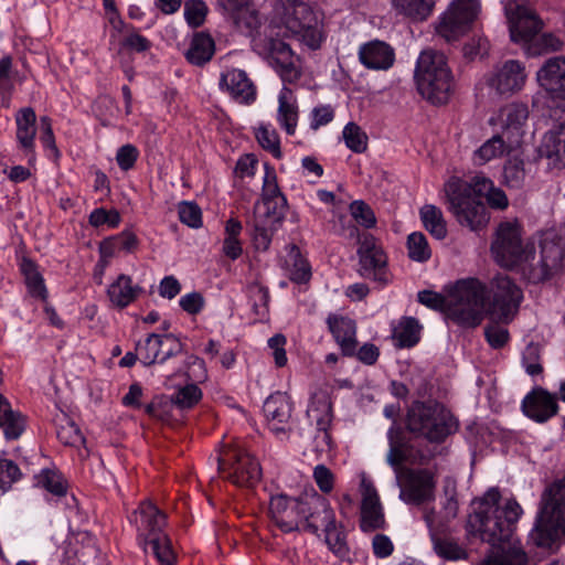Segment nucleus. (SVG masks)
Returning a JSON list of instances; mask_svg holds the SVG:
<instances>
[{
    "label": "nucleus",
    "instance_id": "obj_1",
    "mask_svg": "<svg viewBox=\"0 0 565 565\" xmlns=\"http://www.w3.org/2000/svg\"><path fill=\"white\" fill-rule=\"evenodd\" d=\"M500 500L499 490L490 489L476 501L473 511L468 518V531L499 548L486 559L495 558L501 565H505L513 559L514 554L520 552L524 555L522 565H526V553L520 541L514 539L515 524L523 510L514 499H508L503 504H500Z\"/></svg>",
    "mask_w": 565,
    "mask_h": 565
},
{
    "label": "nucleus",
    "instance_id": "obj_2",
    "mask_svg": "<svg viewBox=\"0 0 565 565\" xmlns=\"http://www.w3.org/2000/svg\"><path fill=\"white\" fill-rule=\"evenodd\" d=\"M418 301L434 310L445 311L459 326H479L486 312L487 290L477 279L458 281L448 299L430 290L419 291Z\"/></svg>",
    "mask_w": 565,
    "mask_h": 565
},
{
    "label": "nucleus",
    "instance_id": "obj_3",
    "mask_svg": "<svg viewBox=\"0 0 565 565\" xmlns=\"http://www.w3.org/2000/svg\"><path fill=\"white\" fill-rule=\"evenodd\" d=\"M265 174L259 200L253 209V215L247 222L253 228V242L258 250H267L273 235L285 218L287 199L281 193L275 169L265 163Z\"/></svg>",
    "mask_w": 565,
    "mask_h": 565
},
{
    "label": "nucleus",
    "instance_id": "obj_4",
    "mask_svg": "<svg viewBox=\"0 0 565 565\" xmlns=\"http://www.w3.org/2000/svg\"><path fill=\"white\" fill-rule=\"evenodd\" d=\"M562 537H565V477L544 488L534 527L529 534V540L543 548L553 547Z\"/></svg>",
    "mask_w": 565,
    "mask_h": 565
},
{
    "label": "nucleus",
    "instance_id": "obj_5",
    "mask_svg": "<svg viewBox=\"0 0 565 565\" xmlns=\"http://www.w3.org/2000/svg\"><path fill=\"white\" fill-rule=\"evenodd\" d=\"M414 79L418 93L434 105L448 103L454 89V77L444 53L424 50L416 62Z\"/></svg>",
    "mask_w": 565,
    "mask_h": 565
},
{
    "label": "nucleus",
    "instance_id": "obj_6",
    "mask_svg": "<svg viewBox=\"0 0 565 565\" xmlns=\"http://www.w3.org/2000/svg\"><path fill=\"white\" fill-rule=\"evenodd\" d=\"M565 259V239L550 231L540 241V256L536 257L534 245L531 256L522 259L513 269L533 284L543 282L562 271Z\"/></svg>",
    "mask_w": 565,
    "mask_h": 565
},
{
    "label": "nucleus",
    "instance_id": "obj_7",
    "mask_svg": "<svg viewBox=\"0 0 565 565\" xmlns=\"http://www.w3.org/2000/svg\"><path fill=\"white\" fill-rule=\"evenodd\" d=\"M448 209L456 221L471 231L483 228L490 215L486 204L475 194L470 181L452 177L445 184Z\"/></svg>",
    "mask_w": 565,
    "mask_h": 565
},
{
    "label": "nucleus",
    "instance_id": "obj_8",
    "mask_svg": "<svg viewBox=\"0 0 565 565\" xmlns=\"http://www.w3.org/2000/svg\"><path fill=\"white\" fill-rule=\"evenodd\" d=\"M406 427L417 437L440 443L456 430V423L441 405L415 402L407 412Z\"/></svg>",
    "mask_w": 565,
    "mask_h": 565
},
{
    "label": "nucleus",
    "instance_id": "obj_9",
    "mask_svg": "<svg viewBox=\"0 0 565 565\" xmlns=\"http://www.w3.org/2000/svg\"><path fill=\"white\" fill-rule=\"evenodd\" d=\"M140 515V536L145 545H151L152 552L160 565H173L175 554L172 550L171 540L162 532L166 525V514L160 511L151 501L140 503L134 515Z\"/></svg>",
    "mask_w": 565,
    "mask_h": 565
},
{
    "label": "nucleus",
    "instance_id": "obj_10",
    "mask_svg": "<svg viewBox=\"0 0 565 565\" xmlns=\"http://www.w3.org/2000/svg\"><path fill=\"white\" fill-rule=\"evenodd\" d=\"M522 241L518 224L505 222L499 225L491 244L494 260L504 268L513 269L522 259L531 256V245Z\"/></svg>",
    "mask_w": 565,
    "mask_h": 565
},
{
    "label": "nucleus",
    "instance_id": "obj_11",
    "mask_svg": "<svg viewBox=\"0 0 565 565\" xmlns=\"http://www.w3.org/2000/svg\"><path fill=\"white\" fill-rule=\"evenodd\" d=\"M510 38L514 43H531L543 28L534 8L524 0H509L504 4Z\"/></svg>",
    "mask_w": 565,
    "mask_h": 565
},
{
    "label": "nucleus",
    "instance_id": "obj_12",
    "mask_svg": "<svg viewBox=\"0 0 565 565\" xmlns=\"http://www.w3.org/2000/svg\"><path fill=\"white\" fill-rule=\"evenodd\" d=\"M480 12L479 0H455L440 18L437 33L447 42L463 35Z\"/></svg>",
    "mask_w": 565,
    "mask_h": 565
},
{
    "label": "nucleus",
    "instance_id": "obj_13",
    "mask_svg": "<svg viewBox=\"0 0 565 565\" xmlns=\"http://www.w3.org/2000/svg\"><path fill=\"white\" fill-rule=\"evenodd\" d=\"M359 244L360 275L381 285H387L391 281V275L387 270V257L382 246L371 234L362 235Z\"/></svg>",
    "mask_w": 565,
    "mask_h": 565
},
{
    "label": "nucleus",
    "instance_id": "obj_14",
    "mask_svg": "<svg viewBox=\"0 0 565 565\" xmlns=\"http://www.w3.org/2000/svg\"><path fill=\"white\" fill-rule=\"evenodd\" d=\"M399 499L407 504L420 505L435 498L436 482L428 469H405L397 476Z\"/></svg>",
    "mask_w": 565,
    "mask_h": 565
},
{
    "label": "nucleus",
    "instance_id": "obj_15",
    "mask_svg": "<svg viewBox=\"0 0 565 565\" xmlns=\"http://www.w3.org/2000/svg\"><path fill=\"white\" fill-rule=\"evenodd\" d=\"M492 303L491 313L502 322H509L513 319L523 295L516 284L505 275H498L491 282Z\"/></svg>",
    "mask_w": 565,
    "mask_h": 565
},
{
    "label": "nucleus",
    "instance_id": "obj_16",
    "mask_svg": "<svg viewBox=\"0 0 565 565\" xmlns=\"http://www.w3.org/2000/svg\"><path fill=\"white\" fill-rule=\"evenodd\" d=\"M218 468L225 470L230 466V479L238 486H254L262 477L258 461L241 448H227L217 458Z\"/></svg>",
    "mask_w": 565,
    "mask_h": 565
},
{
    "label": "nucleus",
    "instance_id": "obj_17",
    "mask_svg": "<svg viewBox=\"0 0 565 565\" xmlns=\"http://www.w3.org/2000/svg\"><path fill=\"white\" fill-rule=\"evenodd\" d=\"M527 81L525 65L518 60H508L486 76L487 85L500 96H512L521 92Z\"/></svg>",
    "mask_w": 565,
    "mask_h": 565
},
{
    "label": "nucleus",
    "instance_id": "obj_18",
    "mask_svg": "<svg viewBox=\"0 0 565 565\" xmlns=\"http://www.w3.org/2000/svg\"><path fill=\"white\" fill-rule=\"evenodd\" d=\"M300 513H302L301 530L316 535H319L320 530L323 531L337 520L329 501L316 492L303 497V508Z\"/></svg>",
    "mask_w": 565,
    "mask_h": 565
},
{
    "label": "nucleus",
    "instance_id": "obj_19",
    "mask_svg": "<svg viewBox=\"0 0 565 565\" xmlns=\"http://www.w3.org/2000/svg\"><path fill=\"white\" fill-rule=\"evenodd\" d=\"M303 498H291L285 494H276L269 501V516L271 521L284 532L301 531V514Z\"/></svg>",
    "mask_w": 565,
    "mask_h": 565
},
{
    "label": "nucleus",
    "instance_id": "obj_20",
    "mask_svg": "<svg viewBox=\"0 0 565 565\" xmlns=\"http://www.w3.org/2000/svg\"><path fill=\"white\" fill-rule=\"evenodd\" d=\"M182 350L183 345L175 335L157 333L149 334L145 343H138L136 348L140 361L146 366L156 362L162 363L171 356L180 354Z\"/></svg>",
    "mask_w": 565,
    "mask_h": 565
},
{
    "label": "nucleus",
    "instance_id": "obj_21",
    "mask_svg": "<svg viewBox=\"0 0 565 565\" xmlns=\"http://www.w3.org/2000/svg\"><path fill=\"white\" fill-rule=\"evenodd\" d=\"M216 6L225 19L246 35H252L262 24L250 0H216Z\"/></svg>",
    "mask_w": 565,
    "mask_h": 565
},
{
    "label": "nucleus",
    "instance_id": "obj_22",
    "mask_svg": "<svg viewBox=\"0 0 565 565\" xmlns=\"http://www.w3.org/2000/svg\"><path fill=\"white\" fill-rule=\"evenodd\" d=\"M263 53L284 82L292 83L300 77L294 53L286 42L268 38L264 41Z\"/></svg>",
    "mask_w": 565,
    "mask_h": 565
},
{
    "label": "nucleus",
    "instance_id": "obj_23",
    "mask_svg": "<svg viewBox=\"0 0 565 565\" xmlns=\"http://www.w3.org/2000/svg\"><path fill=\"white\" fill-rule=\"evenodd\" d=\"M529 118V108L523 103H511L503 106L490 124L495 122L501 127V134L520 146L524 134L523 127Z\"/></svg>",
    "mask_w": 565,
    "mask_h": 565
},
{
    "label": "nucleus",
    "instance_id": "obj_24",
    "mask_svg": "<svg viewBox=\"0 0 565 565\" xmlns=\"http://www.w3.org/2000/svg\"><path fill=\"white\" fill-rule=\"evenodd\" d=\"M263 412L269 429L279 435H286L290 429L292 403L286 393L276 392L264 403Z\"/></svg>",
    "mask_w": 565,
    "mask_h": 565
},
{
    "label": "nucleus",
    "instance_id": "obj_25",
    "mask_svg": "<svg viewBox=\"0 0 565 565\" xmlns=\"http://www.w3.org/2000/svg\"><path fill=\"white\" fill-rule=\"evenodd\" d=\"M521 408L526 417L542 424L557 414V397L542 387H535L525 395Z\"/></svg>",
    "mask_w": 565,
    "mask_h": 565
},
{
    "label": "nucleus",
    "instance_id": "obj_26",
    "mask_svg": "<svg viewBox=\"0 0 565 565\" xmlns=\"http://www.w3.org/2000/svg\"><path fill=\"white\" fill-rule=\"evenodd\" d=\"M276 15L292 34H300L303 30L310 31L312 11L300 0H278L275 6Z\"/></svg>",
    "mask_w": 565,
    "mask_h": 565
},
{
    "label": "nucleus",
    "instance_id": "obj_27",
    "mask_svg": "<svg viewBox=\"0 0 565 565\" xmlns=\"http://www.w3.org/2000/svg\"><path fill=\"white\" fill-rule=\"evenodd\" d=\"M361 488V530L363 532H373L383 529L385 526V518L376 489L366 479H362Z\"/></svg>",
    "mask_w": 565,
    "mask_h": 565
},
{
    "label": "nucleus",
    "instance_id": "obj_28",
    "mask_svg": "<svg viewBox=\"0 0 565 565\" xmlns=\"http://www.w3.org/2000/svg\"><path fill=\"white\" fill-rule=\"evenodd\" d=\"M202 397V392L195 384H188L179 388L170 401H153L146 406V412L151 417L160 420L167 419V408L174 405L180 409L193 407Z\"/></svg>",
    "mask_w": 565,
    "mask_h": 565
},
{
    "label": "nucleus",
    "instance_id": "obj_29",
    "mask_svg": "<svg viewBox=\"0 0 565 565\" xmlns=\"http://www.w3.org/2000/svg\"><path fill=\"white\" fill-rule=\"evenodd\" d=\"M536 82L552 96L565 94V56L547 58L536 72Z\"/></svg>",
    "mask_w": 565,
    "mask_h": 565
},
{
    "label": "nucleus",
    "instance_id": "obj_30",
    "mask_svg": "<svg viewBox=\"0 0 565 565\" xmlns=\"http://www.w3.org/2000/svg\"><path fill=\"white\" fill-rule=\"evenodd\" d=\"M220 87L241 104L249 105L256 99V87L242 70L233 68L222 73Z\"/></svg>",
    "mask_w": 565,
    "mask_h": 565
},
{
    "label": "nucleus",
    "instance_id": "obj_31",
    "mask_svg": "<svg viewBox=\"0 0 565 565\" xmlns=\"http://www.w3.org/2000/svg\"><path fill=\"white\" fill-rule=\"evenodd\" d=\"M433 515V512L426 513L425 521L430 529V539L436 554L447 561L466 559L468 555L465 548L445 533L444 524L434 525Z\"/></svg>",
    "mask_w": 565,
    "mask_h": 565
},
{
    "label": "nucleus",
    "instance_id": "obj_32",
    "mask_svg": "<svg viewBox=\"0 0 565 565\" xmlns=\"http://www.w3.org/2000/svg\"><path fill=\"white\" fill-rule=\"evenodd\" d=\"M359 60L366 68L386 71L393 66L395 54L387 43L374 40L360 46Z\"/></svg>",
    "mask_w": 565,
    "mask_h": 565
},
{
    "label": "nucleus",
    "instance_id": "obj_33",
    "mask_svg": "<svg viewBox=\"0 0 565 565\" xmlns=\"http://www.w3.org/2000/svg\"><path fill=\"white\" fill-rule=\"evenodd\" d=\"M327 323L343 354L349 356L354 355L358 344L355 338V322L348 317L330 315L327 319Z\"/></svg>",
    "mask_w": 565,
    "mask_h": 565
},
{
    "label": "nucleus",
    "instance_id": "obj_34",
    "mask_svg": "<svg viewBox=\"0 0 565 565\" xmlns=\"http://www.w3.org/2000/svg\"><path fill=\"white\" fill-rule=\"evenodd\" d=\"M310 425L315 428L331 427L333 420L331 393L328 387H320L311 395V402L307 409Z\"/></svg>",
    "mask_w": 565,
    "mask_h": 565
},
{
    "label": "nucleus",
    "instance_id": "obj_35",
    "mask_svg": "<svg viewBox=\"0 0 565 565\" xmlns=\"http://www.w3.org/2000/svg\"><path fill=\"white\" fill-rule=\"evenodd\" d=\"M36 115L33 108H21L15 115L17 140L26 154L34 157Z\"/></svg>",
    "mask_w": 565,
    "mask_h": 565
},
{
    "label": "nucleus",
    "instance_id": "obj_36",
    "mask_svg": "<svg viewBox=\"0 0 565 565\" xmlns=\"http://www.w3.org/2000/svg\"><path fill=\"white\" fill-rule=\"evenodd\" d=\"M519 146L515 142H510L501 132L492 136L486 142H483L475 152L473 161L479 164H486L487 162L500 158L505 153H510Z\"/></svg>",
    "mask_w": 565,
    "mask_h": 565
},
{
    "label": "nucleus",
    "instance_id": "obj_37",
    "mask_svg": "<svg viewBox=\"0 0 565 565\" xmlns=\"http://www.w3.org/2000/svg\"><path fill=\"white\" fill-rule=\"evenodd\" d=\"M141 288L132 284L127 275H119L107 288V296L113 306L122 309L136 300Z\"/></svg>",
    "mask_w": 565,
    "mask_h": 565
},
{
    "label": "nucleus",
    "instance_id": "obj_38",
    "mask_svg": "<svg viewBox=\"0 0 565 565\" xmlns=\"http://www.w3.org/2000/svg\"><path fill=\"white\" fill-rule=\"evenodd\" d=\"M277 120L288 135L295 134L298 122V104L288 87H284L278 95Z\"/></svg>",
    "mask_w": 565,
    "mask_h": 565
},
{
    "label": "nucleus",
    "instance_id": "obj_39",
    "mask_svg": "<svg viewBox=\"0 0 565 565\" xmlns=\"http://www.w3.org/2000/svg\"><path fill=\"white\" fill-rule=\"evenodd\" d=\"M541 152L555 167L565 168V121L545 135Z\"/></svg>",
    "mask_w": 565,
    "mask_h": 565
},
{
    "label": "nucleus",
    "instance_id": "obj_40",
    "mask_svg": "<svg viewBox=\"0 0 565 565\" xmlns=\"http://www.w3.org/2000/svg\"><path fill=\"white\" fill-rule=\"evenodd\" d=\"M475 194L482 200L487 199L488 204L497 210H504L509 205V200L504 191L500 188H495L493 182L484 175H475L470 180Z\"/></svg>",
    "mask_w": 565,
    "mask_h": 565
},
{
    "label": "nucleus",
    "instance_id": "obj_41",
    "mask_svg": "<svg viewBox=\"0 0 565 565\" xmlns=\"http://www.w3.org/2000/svg\"><path fill=\"white\" fill-rule=\"evenodd\" d=\"M0 427L6 439H18L24 430V418L11 408L10 403L0 395Z\"/></svg>",
    "mask_w": 565,
    "mask_h": 565
},
{
    "label": "nucleus",
    "instance_id": "obj_42",
    "mask_svg": "<svg viewBox=\"0 0 565 565\" xmlns=\"http://www.w3.org/2000/svg\"><path fill=\"white\" fill-rule=\"evenodd\" d=\"M215 45L213 39L203 32L196 33L186 51V60L198 66L207 63L214 55Z\"/></svg>",
    "mask_w": 565,
    "mask_h": 565
},
{
    "label": "nucleus",
    "instance_id": "obj_43",
    "mask_svg": "<svg viewBox=\"0 0 565 565\" xmlns=\"http://www.w3.org/2000/svg\"><path fill=\"white\" fill-rule=\"evenodd\" d=\"M419 215L424 227L435 238L444 239L447 236V224L439 207L426 204L419 210Z\"/></svg>",
    "mask_w": 565,
    "mask_h": 565
},
{
    "label": "nucleus",
    "instance_id": "obj_44",
    "mask_svg": "<svg viewBox=\"0 0 565 565\" xmlns=\"http://www.w3.org/2000/svg\"><path fill=\"white\" fill-rule=\"evenodd\" d=\"M396 10L415 20H426L433 12L436 0H393Z\"/></svg>",
    "mask_w": 565,
    "mask_h": 565
},
{
    "label": "nucleus",
    "instance_id": "obj_45",
    "mask_svg": "<svg viewBox=\"0 0 565 565\" xmlns=\"http://www.w3.org/2000/svg\"><path fill=\"white\" fill-rule=\"evenodd\" d=\"M324 542L329 550L340 558L349 557L350 550L347 544V537L341 524H338L337 520L333 524L323 530Z\"/></svg>",
    "mask_w": 565,
    "mask_h": 565
},
{
    "label": "nucleus",
    "instance_id": "obj_46",
    "mask_svg": "<svg viewBox=\"0 0 565 565\" xmlns=\"http://www.w3.org/2000/svg\"><path fill=\"white\" fill-rule=\"evenodd\" d=\"M56 436L62 444L72 447H79L85 441L79 428L65 414L56 418Z\"/></svg>",
    "mask_w": 565,
    "mask_h": 565
},
{
    "label": "nucleus",
    "instance_id": "obj_47",
    "mask_svg": "<svg viewBox=\"0 0 565 565\" xmlns=\"http://www.w3.org/2000/svg\"><path fill=\"white\" fill-rule=\"evenodd\" d=\"M526 172L524 161L519 157L508 159L503 166L502 183L509 189L519 190L524 185Z\"/></svg>",
    "mask_w": 565,
    "mask_h": 565
},
{
    "label": "nucleus",
    "instance_id": "obj_48",
    "mask_svg": "<svg viewBox=\"0 0 565 565\" xmlns=\"http://www.w3.org/2000/svg\"><path fill=\"white\" fill-rule=\"evenodd\" d=\"M420 326L414 318H404L395 329V338L398 344L404 348H411L419 341Z\"/></svg>",
    "mask_w": 565,
    "mask_h": 565
},
{
    "label": "nucleus",
    "instance_id": "obj_49",
    "mask_svg": "<svg viewBox=\"0 0 565 565\" xmlns=\"http://www.w3.org/2000/svg\"><path fill=\"white\" fill-rule=\"evenodd\" d=\"M408 257L418 263L427 262L431 256V250L426 236L420 232H414L407 237Z\"/></svg>",
    "mask_w": 565,
    "mask_h": 565
},
{
    "label": "nucleus",
    "instance_id": "obj_50",
    "mask_svg": "<svg viewBox=\"0 0 565 565\" xmlns=\"http://www.w3.org/2000/svg\"><path fill=\"white\" fill-rule=\"evenodd\" d=\"M345 146L355 153H363L367 149V135L355 122H349L342 131Z\"/></svg>",
    "mask_w": 565,
    "mask_h": 565
},
{
    "label": "nucleus",
    "instance_id": "obj_51",
    "mask_svg": "<svg viewBox=\"0 0 565 565\" xmlns=\"http://www.w3.org/2000/svg\"><path fill=\"white\" fill-rule=\"evenodd\" d=\"M331 427L315 428V434L311 437V450L316 454L317 458L331 456L335 448V444L330 433Z\"/></svg>",
    "mask_w": 565,
    "mask_h": 565
},
{
    "label": "nucleus",
    "instance_id": "obj_52",
    "mask_svg": "<svg viewBox=\"0 0 565 565\" xmlns=\"http://www.w3.org/2000/svg\"><path fill=\"white\" fill-rule=\"evenodd\" d=\"M22 273L25 277L29 291L32 296L44 299L46 297V288L40 273L36 270L35 265L30 260H24L21 266Z\"/></svg>",
    "mask_w": 565,
    "mask_h": 565
},
{
    "label": "nucleus",
    "instance_id": "obj_53",
    "mask_svg": "<svg viewBox=\"0 0 565 565\" xmlns=\"http://www.w3.org/2000/svg\"><path fill=\"white\" fill-rule=\"evenodd\" d=\"M36 479L38 484H40L54 495L62 497L66 493V481L56 471L45 469L38 476Z\"/></svg>",
    "mask_w": 565,
    "mask_h": 565
},
{
    "label": "nucleus",
    "instance_id": "obj_54",
    "mask_svg": "<svg viewBox=\"0 0 565 565\" xmlns=\"http://www.w3.org/2000/svg\"><path fill=\"white\" fill-rule=\"evenodd\" d=\"M255 136L263 149L273 153L274 157L280 158V142L275 129H269L266 126H259L256 129Z\"/></svg>",
    "mask_w": 565,
    "mask_h": 565
},
{
    "label": "nucleus",
    "instance_id": "obj_55",
    "mask_svg": "<svg viewBox=\"0 0 565 565\" xmlns=\"http://www.w3.org/2000/svg\"><path fill=\"white\" fill-rule=\"evenodd\" d=\"M563 47V41L553 33H543L535 39L530 46L532 54H545L559 51Z\"/></svg>",
    "mask_w": 565,
    "mask_h": 565
},
{
    "label": "nucleus",
    "instance_id": "obj_56",
    "mask_svg": "<svg viewBox=\"0 0 565 565\" xmlns=\"http://www.w3.org/2000/svg\"><path fill=\"white\" fill-rule=\"evenodd\" d=\"M179 218L180 221L193 228H199L202 225L201 209L193 202H182L179 204Z\"/></svg>",
    "mask_w": 565,
    "mask_h": 565
},
{
    "label": "nucleus",
    "instance_id": "obj_57",
    "mask_svg": "<svg viewBox=\"0 0 565 565\" xmlns=\"http://www.w3.org/2000/svg\"><path fill=\"white\" fill-rule=\"evenodd\" d=\"M207 7L201 0L188 1L184 6V17L191 26H200L206 17Z\"/></svg>",
    "mask_w": 565,
    "mask_h": 565
},
{
    "label": "nucleus",
    "instance_id": "obj_58",
    "mask_svg": "<svg viewBox=\"0 0 565 565\" xmlns=\"http://www.w3.org/2000/svg\"><path fill=\"white\" fill-rule=\"evenodd\" d=\"M350 212L353 218L362 226L370 228L376 223L372 209L363 201H354L350 205Z\"/></svg>",
    "mask_w": 565,
    "mask_h": 565
},
{
    "label": "nucleus",
    "instance_id": "obj_59",
    "mask_svg": "<svg viewBox=\"0 0 565 565\" xmlns=\"http://www.w3.org/2000/svg\"><path fill=\"white\" fill-rule=\"evenodd\" d=\"M19 467L8 459H0V488L8 490L11 484L20 479Z\"/></svg>",
    "mask_w": 565,
    "mask_h": 565
},
{
    "label": "nucleus",
    "instance_id": "obj_60",
    "mask_svg": "<svg viewBox=\"0 0 565 565\" xmlns=\"http://www.w3.org/2000/svg\"><path fill=\"white\" fill-rule=\"evenodd\" d=\"M313 479L322 493H330L334 488V475L324 465H318L313 469Z\"/></svg>",
    "mask_w": 565,
    "mask_h": 565
},
{
    "label": "nucleus",
    "instance_id": "obj_61",
    "mask_svg": "<svg viewBox=\"0 0 565 565\" xmlns=\"http://www.w3.org/2000/svg\"><path fill=\"white\" fill-rule=\"evenodd\" d=\"M311 277L309 263L301 257L299 252L294 255V263L290 268V279L298 284L307 282Z\"/></svg>",
    "mask_w": 565,
    "mask_h": 565
},
{
    "label": "nucleus",
    "instance_id": "obj_62",
    "mask_svg": "<svg viewBox=\"0 0 565 565\" xmlns=\"http://www.w3.org/2000/svg\"><path fill=\"white\" fill-rule=\"evenodd\" d=\"M523 365L529 375H539L543 367L540 363V350L535 344H530L523 352Z\"/></svg>",
    "mask_w": 565,
    "mask_h": 565
},
{
    "label": "nucleus",
    "instance_id": "obj_63",
    "mask_svg": "<svg viewBox=\"0 0 565 565\" xmlns=\"http://www.w3.org/2000/svg\"><path fill=\"white\" fill-rule=\"evenodd\" d=\"M179 305L189 315H198L205 306V299L201 292L193 291L182 296Z\"/></svg>",
    "mask_w": 565,
    "mask_h": 565
},
{
    "label": "nucleus",
    "instance_id": "obj_64",
    "mask_svg": "<svg viewBox=\"0 0 565 565\" xmlns=\"http://www.w3.org/2000/svg\"><path fill=\"white\" fill-rule=\"evenodd\" d=\"M334 118V109L330 105H320L312 109L310 127L313 130L326 126Z\"/></svg>",
    "mask_w": 565,
    "mask_h": 565
}]
</instances>
